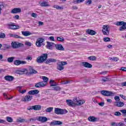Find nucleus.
<instances>
[{
    "label": "nucleus",
    "instance_id": "63",
    "mask_svg": "<svg viewBox=\"0 0 126 126\" xmlns=\"http://www.w3.org/2000/svg\"><path fill=\"white\" fill-rule=\"evenodd\" d=\"M13 18L15 19H19V15H16L15 16L13 17Z\"/></svg>",
    "mask_w": 126,
    "mask_h": 126
},
{
    "label": "nucleus",
    "instance_id": "50",
    "mask_svg": "<svg viewBox=\"0 0 126 126\" xmlns=\"http://www.w3.org/2000/svg\"><path fill=\"white\" fill-rule=\"evenodd\" d=\"M109 80H110L109 78H104V79H102V81L103 82H107V81H109Z\"/></svg>",
    "mask_w": 126,
    "mask_h": 126
},
{
    "label": "nucleus",
    "instance_id": "31",
    "mask_svg": "<svg viewBox=\"0 0 126 126\" xmlns=\"http://www.w3.org/2000/svg\"><path fill=\"white\" fill-rule=\"evenodd\" d=\"M42 79L43 81H41V82H44L46 86L47 83H48V81H49V78L46 76H42Z\"/></svg>",
    "mask_w": 126,
    "mask_h": 126
},
{
    "label": "nucleus",
    "instance_id": "2",
    "mask_svg": "<svg viewBox=\"0 0 126 126\" xmlns=\"http://www.w3.org/2000/svg\"><path fill=\"white\" fill-rule=\"evenodd\" d=\"M101 94L106 97H113L116 95V93L109 91H101L100 92Z\"/></svg>",
    "mask_w": 126,
    "mask_h": 126
},
{
    "label": "nucleus",
    "instance_id": "16",
    "mask_svg": "<svg viewBox=\"0 0 126 126\" xmlns=\"http://www.w3.org/2000/svg\"><path fill=\"white\" fill-rule=\"evenodd\" d=\"M55 45V43L47 41V45H46V47L48 49V50H53L54 49L53 48V45Z\"/></svg>",
    "mask_w": 126,
    "mask_h": 126
},
{
    "label": "nucleus",
    "instance_id": "49",
    "mask_svg": "<svg viewBox=\"0 0 126 126\" xmlns=\"http://www.w3.org/2000/svg\"><path fill=\"white\" fill-rule=\"evenodd\" d=\"M4 7V5L3 4H0V15L1 14V9Z\"/></svg>",
    "mask_w": 126,
    "mask_h": 126
},
{
    "label": "nucleus",
    "instance_id": "6",
    "mask_svg": "<svg viewBox=\"0 0 126 126\" xmlns=\"http://www.w3.org/2000/svg\"><path fill=\"white\" fill-rule=\"evenodd\" d=\"M11 45L13 49H18V48H20V47H24V44L23 43L16 42H12Z\"/></svg>",
    "mask_w": 126,
    "mask_h": 126
},
{
    "label": "nucleus",
    "instance_id": "25",
    "mask_svg": "<svg viewBox=\"0 0 126 126\" xmlns=\"http://www.w3.org/2000/svg\"><path fill=\"white\" fill-rule=\"evenodd\" d=\"M88 120L89 122H97V118L94 116H90L88 117Z\"/></svg>",
    "mask_w": 126,
    "mask_h": 126
},
{
    "label": "nucleus",
    "instance_id": "34",
    "mask_svg": "<svg viewBox=\"0 0 126 126\" xmlns=\"http://www.w3.org/2000/svg\"><path fill=\"white\" fill-rule=\"evenodd\" d=\"M40 6L44 7H45L46 6H49V3L47 2H42L40 4Z\"/></svg>",
    "mask_w": 126,
    "mask_h": 126
},
{
    "label": "nucleus",
    "instance_id": "21",
    "mask_svg": "<svg viewBox=\"0 0 126 126\" xmlns=\"http://www.w3.org/2000/svg\"><path fill=\"white\" fill-rule=\"evenodd\" d=\"M5 80L6 81H13L14 77L12 76L7 75L4 77Z\"/></svg>",
    "mask_w": 126,
    "mask_h": 126
},
{
    "label": "nucleus",
    "instance_id": "62",
    "mask_svg": "<svg viewBox=\"0 0 126 126\" xmlns=\"http://www.w3.org/2000/svg\"><path fill=\"white\" fill-rule=\"evenodd\" d=\"M120 96L124 100H126V96L123 94H120Z\"/></svg>",
    "mask_w": 126,
    "mask_h": 126
},
{
    "label": "nucleus",
    "instance_id": "37",
    "mask_svg": "<svg viewBox=\"0 0 126 126\" xmlns=\"http://www.w3.org/2000/svg\"><path fill=\"white\" fill-rule=\"evenodd\" d=\"M15 58L13 57L8 58L7 61L8 63H13V60H14Z\"/></svg>",
    "mask_w": 126,
    "mask_h": 126
},
{
    "label": "nucleus",
    "instance_id": "45",
    "mask_svg": "<svg viewBox=\"0 0 126 126\" xmlns=\"http://www.w3.org/2000/svg\"><path fill=\"white\" fill-rule=\"evenodd\" d=\"M114 116H116L117 117H120L121 116H122V113H121V112L117 111V112H115L114 113Z\"/></svg>",
    "mask_w": 126,
    "mask_h": 126
},
{
    "label": "nucleus",
    "instance_id": "35",
    "mask_svg": "<svg viewBox=\"0 0 126 126\" xmlns=\"http://www.w3.org/2000/svg\"><path fill=\"white\" fill-rule=\"evenodd\" d=\"M90 61H96L97 57L96 56H90L88 58Z\"/></svg>",
    "mask_w": 126,
    "mask_h": 126
},
{
    "label": "nucleus",
    "instance_id": "4",
    "mask_svg": "<svg viewBox=\"0 0 126 126\" xmlns=\"http://www.w3.org/2000/svg\"><path fill=\"white\" fill-rule=\"evenodd\" d=\"M57 69H58V70H60V71H62V70H63L64 67H63V65H66L67 64V63L66 62H59L57 63Z\"/></svg>",
    "mask_w": 126,
    "mask_h": 126
},
{
    "label": "nucleus",
    "instance_id": "64",
    "mask_svg": "<svg viewBox=\"0 0 126 126\" xmlns=\"http://www.w3.org/2000/svg\"><path fill=\"white\" fill-rule=\"evenodd\" d=\"M122 86H126V82L121 83Z\"/></svg>",
    "mask_w": 126,
    "mask_h": 126
},
{
    "label": "nucleus",
    "instance_id": "15",
    "mask_svg": "<svg viewBox=\"0 0 126 126\" xmlns=\"http://www.w3.org/2000/svg\"><path fill=\"white\" fill-rule=\"evenodd\" d=\"M74 102L77 106H81L83 104H84L85 103V100H77L76 98H75L74 100Z\"/></svg>",
    "mask_w": 126,
    "mask_h": 126
},
{
    "label": "nucleus",
    "instance_id": "7",
    "mask_svg": "<svg viewBox=\"0 0 126 126\" xmlns=\"http://www.w3.org/2000/svg\"><path fill=\"white\" fill-rule=\"evenodd\" d=\"M8 29L11 30H16V29H19V26L15 25L14 23L10 22L7 24Z\"/></svg>",
    "mask_w": 126,
    "mask_h": 126
},
{
    "label": "nucleus",
    "instance_id": "10",
    "mask_svg": "<svg viewBox=\"0 0 126 126\" xmlns=\"http://www.w3.org/2000/svg\"><path fill=\"white\" fill-rule=\"evenodd\" d=\"M32 99H33L32 95H26L22 98V100L23 101V102H30Z\"/></svg>",
    "mask_w": 126,
    "mask_h": 126
},
{
    "label": "nucleus",
    "instance_id": "30",
    "mask_svg": "<svg viewBox=\"0 0 126 126\" xmlns=\"http://www.w3.org/2000/svg\"><path fill=\"white\" fill-rule=\"evenodd\" d=\"M49 83L50 84V86L51 87H53L54 86H57V85H58V84H57V83H56L55 82L54 80H50Z\"/></svg>",
    "mask_w": 126,
    "mask_h": 126
},
{
    "label": "nucleus",
    "instance_id": "60",
    "mask_svg": "<svg viewBox=\"0 0 126 126\" xmlns=\"http://www.w3.org/2000/svg\"><path fill=\"white\" fill-rule=\"evenodd\" d=\"M98 105L100 106V107H103L104 105H105V103L104 102H100L98 103Z\"/></svg>",
    "mask_w": 126,
    "mask_h": 126
},
{
    "label": "nucleus",
    "instance_id": "9",
    "mask_svg": "<svg viewBox=\"0 0 126 126\" xmlns=\"http://www.w3.org/2000/svg\"><path fill=\"white\" fill-rule=\"evenodd\" d=\"M102 32L103 35H109V26L103 25L102 27Z\"/></svg>",
    "mask_w": 126,
    "mask_h": 126
},
{
    "label": "nucleus",
    "instance_id": "46",
    "mask_svg": "<svg viewBox=\"0 0 126 126\" xmlns=\"http://www.w3.org/2000/svg\"><path fill=\"white\" fill-rule=\"evenodd\" d=\"M120 112L122 113L123 115H124V117H126V109H123V110H121Z\"/></svg>",
    "mask_w": 126,
    "mask_h": 126
},
{
    "label": "nucleus",
    "instance_id": "58",
    "mask_svg": "<svg viewBox=\"0 0 126 126\" xmlns=\"http://www.w3.org/2000/svg\"><path fill=\"white\" fill-rule=\"evenodd\" d=\"M5 123H6L5 120L0 119V124H4Z\"/></svg>",
    "mask_w": 126,
    "mask_h": 126
},
{
    "label": "nucleus",
    "instance_id": "1",
    "mask_svg": "<svg viewBox=\"0 0 126 126\" xmlns=\"http://www.w3.org/2000/svg\"><path fill=\"white\" fill-rule=\"evenodd\" d=\"M47 60H48V54H42L41 56L37 57L36 59V62L38 63H44V62H46Z\"/></svg>",
    "mask_w": 126,
    "mask_h": 126
},
{
    "label": "nucleus",
    "instance_id": "47",
    "mask_svg": "<svg viewBox=\"0 0 126 126\" xmlns=\"http://www.w3.org/2000/svg\"><path fill=\"white\" fill-rule=\"evenodd\" d=\"M25 45L29 47H31V46H32V43L29 41H26Z\"/></svg>",
    "mask_w": 126,
    "mask_h": 126
},
{
    "label": "nucleus",
    "instance_id": "55",
    "mask_svg": "<svg viewBox=\"0 0 126 126\" xmlns=\"http://www.w3.org/2000/svg\"><path fill=\"white\" fill-rule=\"evenodd\" d=\"M113 61H114V62H118V61H119L120 59H119V58H117V57H114L113 58Z\"/></svg>",
    "mask_w": 126,
    "mask_h": 126
},
{
    "label": "nucleus",
    "instance_id": "42",
    "mask_svg": "<svg viewBox=\"0 0 126 126\" xmlns=\"http://www.w3.org/2000/svg\"><path fill=\"white\" fill-rule=\"evenodd\" d=\"M85 3L87 5H90L92 3V0H86Z\"/></svg>",
    "mask_w": 126,
    "mask_h": 126
},
{
    "label": "nucleus",
    "instance_id": "48",
    "mask_svg": "<svg viewBox=\"0 0 126 126\" xmlns=\"http://www.w3.org/2000/svg\"><path fill=\"white\" fill-rule=\"evenodd\" d=\"M14 38H16L17 39L19 38V39H23V38L21 36H19L17 34H14Z\"/></svg>",
    "mask_w": 126,
    "mask_h": 126
},
{
    "label": "nucleus",
    "instance_id": "17",
    "mask_svg": "<svg viewBox=\"0 0 126 126\" xmlns=\"http://www.w3.org/2000/svg\"><path fill=\"white\" fill-rule=\"evenodd\" d=\"M82 64L84 67H87V68H92V64L88 62H82Z\"/></svg>",
    "mask_w": 126,
    "mask_h": 126
},
{
    "label": "nucleus",
    "instance_id": "22",
    "mask_svg": "<svg viewBox=\"0 0 126 126\" xmlns=\"http://www.w3.org/2000/svg\"><path fill=\"white\" fill-rule=\"evenodd\" d=\"M52 63H57V59L53 58H49L46 61V63L49 64Z\"/></svg>",
    "mask_w": 126,
    "mask_h": 126
},
{
    "label": "nucleus",
    "instance_id": "51",
    "mask_svg": "<svg viewBox=\"0 0 126 126\" xmlns=\"http://www.w3.org/2000/svg\"><path fill=\"white\" fill-rule=\"evenodd\" d=\"M26 63H27V62H26V61L20 60V64H26Z\"/></svg>",
    "mask_w": 126,
    "mask_h": 126
},
{
    "label": "nucleus",
    "instance_id": "40",
    "mask_svg": "<svg viewBox=\"0 0 126 126\" xmlns=\"http://www.w3.org/2000/svg\"><path fill=\"white\" fill-rule=\"evenodd\" d=\"M5 38V34L3 32H0V39H4Z\"/></svg>",
    "mask_w": 126,
    "mask_h": 126
},
{
    "label": "nucleus",
    "instance_id": "54",
    "mask_svg": "<svg viewBox=\"0 0 126 126\" xmlns=\"http://www.w3.org/2000/svg\"><path fill=\"white\" fill-rule=\"evenodd\" d=\"M27 110H28L29 111H30V110H33V106H29L28 108H27Z\"/></svg>",
    "mask_w": 126,
    "mask_h": 126
},
{
    "label": "nucleus",
    "instance_id": "53",
    "mask_svg": "<svg viewBox=\"0 0 126 126\" xmlns=\"http://www.w3.org/2000/svg\"><path fill=\"white\" fill-rule=\"evenodd\" d=\"M31 16H32V17H33L34 18H36V17H37V14L35 13H32L31 14Z\"/></svg>",
    "mask_w": 126,
    "mask_h": 126
},
{
    "label": "nucleus",
    "instance_id": "52",
    "mask_svg": "<svg viewBox=\"0 0 126 126\" xmlns=\"http://www.w3.org/2000/svg\"><path fill=\"white\" fill-rule=\"evenodd\" d=\"M114 99L117 102L120 101V96H115Z\"/></svg>",
    "mask_w": 126,
    "mask_h": 126
},
{
    "label": "nucleus",
    "instance_id": "3",
    "mask_svg": "<svg viewBox=\"0 0 126 126\" xmlns=\"http://www.w3.org/2000/svg\"><path fill=\"white\" fill-rule=\"evenodd\" d=\"M115 25H117V26H121L119 28L120 31H124L126 29V22L124 21L117 22Z\"/></svg>",
    "mask_w": 126,
    "mask_h": 126
},
{
    "label": "nucleus",
    "instance_id": "27",
    "mask_svg": "<svg viewBox=\"0 0 126 126\" xmlns=\"http://www.w3.org/2000/svg\"><path fill=\"white\" fill-rule=\"evenodd\" d=\"M10 45L8 44H3L2 46V50L3 51L8 50V49H10Z\"/></svg>",
    "mask_w": 126,
    "mask_h": 126
},
{
    "label": "nucleus",
    "instance_id": "13",
    "mask_svg": "<svg viewBox=\"0 0 126 126\" xmlns=\"http://www.w3.org/2000/svg\"><path fill=\"white\" fill-rule=\"evenodd\" d=\"M21 12V8H14L11 11V13L13 14H16L17 13H20Z\"/></svg>",
    "mask_w": 126,
    "mask_h": 126
},
{
    "label": "nucleus",
    "instance_id": "18",
    "mask_svg": "<svg viewBox=\"0 0 126 126\" xmlns=\"http://www.w3.org/2000/svg\"><path fill=\"white\" fill-rule=\"evenodd\" d=\"M55 48L58 51H64V48L61 44H55Z\"/></svg>",
    "mask_w": 126,
    "mask_h": 126
},
{
    "label": "nucleus",
    "instance_id": "26",
    "mask_svg": "<svg viewBox=\"0 0 126 126\" xmlns=\"http://www.w3.org/2000/svg\"><path fill=\"white\" fill-rule=\"evenodd\" d=\"M22 34L23 35V36H25V37H27L28 36H30V35H32V33L30 32L29 31H23L22 32Z\"/></svg>",
    "mask_w": 126,
    "mask_h": 126
},
{
    "label": "nucleus",
    "instance_id": "29",
    "mask_svg": "<svg viewBox=\"0 0 126 126\" xmlns=\"http://www.w3.org/2000/svg\"><path fill=\"white\" fill-rule=\"evenodd\" d=\"M66 102L67 103V104H68V106H73V105H74V103L73 102V101L72 100L70 99H67L66 100Z\"/></svg>",
    "mask_w": 126,
    "mask_h": 126
},
{
    "label": "nucleus",
    "instance_id": "36",
    "mask_svg": "<svg viewBox=\"0 0 126 126\" xmlns=\"http://www.w3.org/2000/svg\"><path fill=\"white\" fill-rule=\"evenodd\" d=\"M57 41H59V42H64V38H63V37H60L58 36L57 37Z\"/></svg>",
    "mask_w": 126,
    "mask_h": 126
},
{
    "label": "nucleus",
    "instance_id": "14",
    "mask_svg": "<svg viewBox=\"0 0 126 126\" xmlns=\"http://www.w3.org/2000/svg\"><path fill=\"white\" fill-rule=\"evenodd\" d=\"M63 125V122L59 121H53L50 123V126H61Z\"/></svg>",
    "mask_w": 126,
    "mask_h": 126
},
{
    "label": "nucleus",
    "instance_id": "57",
    "mask_svg": "<svg viewBox=\"0 0 126 126\" xmlns=\"http://www.w3.org/2000/svg\"><path fill=\"white\" fill-rule=\"evenodd\" d=\"M22 87H23V86H18L17 87V88L19 89L18 91L21 93V89L22 88Z\"/></svg>",
    "mask_w": 126,
    "mask_h": 126
},
{
    "label": "nucleus",
    "instance_id": "41",
    "mask_svg": "<svg viewBox=\"0 0 126 126\" xmlns=\"http://www.w3.org/2000/svg\"><path fill=\"white\" fill-rule=\"evenodd\" d=\"M54 7L56 8V9H63V7H61L58 5H54Z\"/></svg>",
    "mask_w": 126,
    "mask_h": 126
},
{
    "label": "nucleus",
    "instance_id": "61",
    "mask_svg": "<svg viewBox=\"0 0 126 126\" xmlns=\"http://www.w3.org/2000/svg\"><path fill=\"white\" fill-rule=\"evenodd\" d=\"M118 126H126V125L124 123L120 122V123H118Z\"/></svg>",
    "mask_w": 126,
    "mask_h": 126
},
{
    "label": "nucleus",
    "instance_id": "39",
    "mask_svg": "<svg viewBox=\"0 0 126 126\" xmlns=\"http://www.w3.org/2000/svg\"><path fill=\"white\" fill-rule=\"evenodd\" d=\"M6 121H7V122H8V123H12L13 122V119H12V118H11V117H7Z\"/></svg>",
    "mask_w": 126,
    "mask_h": 126
},
{
    "label": "nucleus",
    "instance_id": "56",
    "mask_svg": "<svg viewBox=\"0 0 126 126\" xmlns=\"http://www.w3.org/2000/svg\"><path fill=\"white\" fill-rule=\"evenodd\" d=\"M100 74H103V75H105V74H107V73H108V71H103L102 72H101Z\"/></svg>",
    "mask_w": 126,
    "mask_h": 126
},
{
    "label": "nucleus",
    "instance_id": "12",
    "mask_svg": "<svg viewBox=\"0 0 126 126\" xmlns=\"http://www.w3.org/2000/svg\"><path fill=\"white\" fill-rule=\"evenodd\" d=\"M46 84L44 83V82H39L35 84L34 87L36 88H41V87H45Z\"/></svg>",
    "mask_w": 126,
    "mask_h": 126
},
{
    "label": "nucleus",
    "instance_id": "23",
    "mask_svg": "<svg viewBox=\"0 0 126 126\" xmlns=\"http://www.w3.org/2000/svg\"><path fill=\"white\" fill-rule=\"evenodd\" d=\"M86 32V33H87V34H89V35H96V32L92 30L88 29V30H87Z\"/></svg>",
    "mask_w": 126,
    "mask_h": 126
},
{
    "label": "nucleus",
    "instance_id": "28",
    "mask_svg": "<svg viewBox=\"0 0 126 126\" xmlns=\"http://www.w3.org/2000/svg\"><path fill=\"white\" fill-rule=\"evenodd\" d=\"M30 70V74H36L38 72L35 70H34L33 68H32V67H30L29 68Z\"/></svg>",
    "mask_w": 126,
    "mask_h": 126
},
{
    "label": "nucleus",
    "instance_id": "11",
    "mask_svg": "<svg viewBox=\"0 0 126 126\" xmlns=\"http://www.w3.org/2000/svg\"><path fill=\"white\" fill-rule=\"evenodd\" d=\"M36 121L41 123H46L48 122V118L46 117L39 116L36 118Z\"/></svg>",
    "mask_w": 126,
    "mask_h": 126
},
{
    "label": "nucleus",
    "instance_id": "19",
    "mask_svg": "<svg viewBox=\"0 0 126 126\" xmlns=\"http://www.w3.org/2000/svg\"><path fill=\"white\" fill-rule=\"evenodd\" d=\"M124 105L125 103L123 102L116 101L114 102V106H116V107H119L120 108H121L122 107H124Z\"/></svg>",
    "mask_w": 126,
    "mask_h": 126
},
{
    "label": "nucleus",
    "instance_id": "33",
    "mask_svg": "<svg viewBox=\"0 0 126 126\" xmlns=\"http://www.w3.org/2000/svg\"><path fill=\"white\" fill-rule=\"evenodd\" d=\"M17 123H24L25 122H27V120L22 119L21 118H19V119H17L16 121Z\"/></svg>",
    "mask_w": 126,
    "mask_h": 126
},
{
    "label": "nucleus",
    "instance_id": "32",
    "mask_svg": "<svg viewBox=\"0 0 126 126\" xmlns=\"http://www.w3.org/2000/svg\"><path fill=\"white\" fill-rule=\"evenodd\" d=\"M53 90H55V91H61V90L62 89V88H61V87H60V86H54L53 87H52Z\"/></svg>",
    "mask_w": 126,
    "mask_h": 126
},
{
    "label": "nucleus",
    "instance_id": "20",
    "mask_svg": "<svg viewBox=\"0 0 126 126\" xmlns=\"http://www.w3.org/2000/svg\"><path fill=\"white\" fill-rule=\"evenodd\" d=\"M39 92V91L38 90H33L29 91L28 94H29V95H37Z\"/></svg>",
    "mask_w": 126,
    "mask_h": 126
},
{
    "label": "nucleus",
    "instance_id": "5",
    "mask_svg": "<svg viewBox=\"0 0 126 126\" xmlns=\"http://www.w3.org/2000/svg\"><path fill=\"white\" fill-rule=\"evenodd\" d=\"M54 113H55L56 115H64L67 114V110L66 109H62L61 108H55Z\"/></svg>",
    "mask_w": 126,
    "mask_h": 126
},
{
    "label": "nucleus",
    "instance_id": "44",
    "mask_svg": "<svg viewBox=\"0 0 126 126\" xmlns=\"http://www.w3.org/2000/svg\"><path fill=\"white\" fill-rule=\"evenodd\" d=\"M103 41L104 42H110V41H111V38H110L109 37H104L103 38Z\"/></svg>",
    "mask_w": 126,
    "mask_h": 126
},
{
    "label": "nucleus",
    "instance_id": "8",
    "mask_svg": "<svg viewBox=\"0 0 126 126\" xmlns=\"http://www.w3.org/2000/svg\"><path fill=\"white\" fill-rule=\"evenodd\" d=\"M44 42H45L44 39L42 38H38L35 42L36 46L38 48H40V47H42V44Z\"/></svg>",
    "mask_w": 126,
    "mask_h": 126
},
{
    "label": "nucleus",
    "instance_id": "38",
    "mask_svg": "<svg viewBox=\"0 0 126 126\" xmlns=\"http://www.w3.org/2000/svg\"><path fill=\"white\" fill-rule=\"evenodd\" d=\"M53 110H54V107H48L45 110V111L47 113H51Z\"/></svg>",
    "mask_w": 126,
    "mask_h": 126
},
{
    "label": "nucleus",
    "instance_id": "24",
    "mask_svg": "<svg viewBox=\"0 0 126 126\" xmlns=\"http://www.w3.org/2000/svg\"><path fill=\"white\" fill-rule=\"evenodd\" d=\"M33 108L34 111H40V110L42 109V106L39 104L33 105Z\"/></svg>",
    "mask_w": 126,
    "mask_h": 126
},
{
    "label": "nucleus",
    "instance_id": "59",
    "mask_svg": "<svg viewBox=\"0 0 126 126\" xmlns=\"http://www.w3.org/2000/svg\"><path fill=\"white\" fill-rule=\"evenodd\" d=\"M120 70H122L123 71H126V67H122L121 68Z\"/></svg>",
    "mask_w": 126,
    "mask_h": 126
},
{
    "label": "nucleus",
    "instance_id": "43",
    "mask_svg": "<svg viewBox=\"0 0 126 126\" xmlns=\"http://www.w3.org/2000/svg\"><path fill=\"white\" fill-rule=\"evenodd\" d=\"M14 64L15 65H20V60H16L14 62Z\"/></svg>",
    "mask_w": 126,
    "mask_h": 126
}]
</instances>
